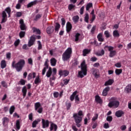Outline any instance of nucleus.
I'll return each mask as SVG.
<instances>
[{"instance_id": "f257e3e1", "label": "nucleus", "mask_w": 131, "mask_h": 131, "mask_svg": "<svg viewBox=\"0 0 131 131\" xmlns=\"http://www.w3.org/2000/svg\"><path fill=\"white\" fill-rule=\"evenodd\" d=\"M83 115V114L82 111H79L78 113H74L73 114L75 122L76 123V125H77V127H80V126H81L80 123L82 121V117H81V116Z\"/></svg>"}, {"instance_id": "f03ea898", "label": "nucleus", "mask_w": 131, "mask_h": 131, "mask_svg": "<svg viewBox=\"0 0 131 131\" xmlns=\"http://www.w3.org/2000/svg\"><path fill=\"white\" fill-rule=\"evenodd\" d=\"M15 63L16 61H12V67L13 68H15L16 71H17V72H19V71H21V70H22L23 67H24V66L25 65V60H24V59H20L17 63H16V64Z\"/></svg>"}, {"instance_id": "7ed1b4c3", "label": "nucleus", "mask_w": 131, "mask_h": 131, "mask_svg": "<svg viewBox=\"0 0 131 131\" xmlns=\"http://www.w3.org/2000/svg\"><path fill=\"white\" fill-rule=\"evenodd\" d=\"M86 64H85V61L83 60L81 63V71L78 72V77L82 78L84 76L86 75Z\"/></svg>"}, {"instance_id": "20e7f679", "label": "nucleus", "mask_w": 131, "mask_h": 131, "mask_svg": "<svg viewBox=\"0 0 131 131\" xmlns=\"http://www.w3.org/2000/svg\"><path fill=\"white\" fill-rule=\"evenodd\" d=\"M71 55H72V48H68L62 54V60L64 62L66 61H68V60L71 58Z\"/></svg>"}, {"instance_id": "39448f33", "label": "nucleus", "mask_w": 131, "mask_h": 131, "mask_svg": "<svg viewBox=\"0 0 131 131\" xmlns=\"http://www.w3.org/2000/svg\"><path fill=\"white\" fill-rule=\"evenodd\" d=\"M7 12L9 18L10 17V14H11V8L7 7L5 9V11H3L2 12V20L1 21V23H5L7 21Z\"/></svg>"}, {"instance_id": "423d86ee", "label": "nucleus", "mask_w": 131, "mask_h": 131, "mask_svg": "<svg viewBox=\"0 0 131 131\" xmlns=\"http://www.w3.org/2000/svg\"><path fill=\"white\" fill-rule=\"evenodd\" d=\"M119 106V101L116 100L115 97H112L111 99V101L108 103V106L111 108V107H114V108H117Z\"/></svg>"}, {"instance_id": "0eeeda50", "label": "nucleus", "mask_w": 131, "mask_h": 131, "mask_svg": "<svg viewBox=\"0 0 131 131\" xmlns=\"http://www.w3.org/2000/svg\"><path fill=\"white\" fill-rule=\"evenodd\" d=\"M104 49L105 50H108V51H109L110 52L109 56L111 58H112V57H114V56L116 55V51L114 50V47L112 46H105Z\"/></svg>"}, {"instance_id": "6e6552de", "label": "nucleus", "mask_w": 131, "mask_h": 131, "mask_svg": "<svg viewBox=\"0 0 131 131\" xmlns=\"http://www.w3.org/2000/svg\"><path fill=\"white\" fill-rule=\"evenodd\" d=\"M77 91H75L74 93H73L72 95H71L70 97V100L73 101L75 98L76 103H77V102H79V97H78V95H77Z\"/></svg>"}, {"instance_id": "1a4fd4ad", "label": "nucleus", "mask_w": 131, "mask_h": 131, "mask_svg": "<svg viewBox=\"0 0 131 131\" xmlns=\"http://www.w3.org/2000/svg\"><path fill=\"white\" fill-rule=\"evenodd\" d=\"M34 41H35V37L34 36H32L28 41V47H30L31 46H33Z\"/></svg>"}, {"instance_id": "9d476101", "label": "nucleus", "mask_w": 131, "mask_h": 131, "mask_svg": "<svg viewBox=\"0 0 131 131\" xmlns=\"http://www.w3.org/2000/svg\"><path fill=\"white\" fill-rule=\"evenodd\" d=\"M49 125H50V123L49 122V120H45L43 119H42V128H46V127H49Z\"/></svg>"}, {"instance_id": "9b49d317", "label": "nucleus", "mask_w": 131, "mask_h": 131, "mask_svg": "<svg viewBox=\"0 0 131 131\" xmlns=\"http://www.w3.org/2000/svg\"><path fill=\"white\" fill-rule=\"evenodd\" d=\"M19 24H20V28L21 30H26V26L25 25V24H24V20L23 19H20L19 20Z\"/></svg>"}, {"instance_id": "f8f14e48", "label": "nucleus", "mask_w": 131, "mask_h": 131, "mask_svg": "<svg viewBox=\"0 0 131 131\" xmlns=\"http://www.w3.org/2000/svg\"><path fill=\"white\" fill-rule=\"evenodd\" d=\"M59 75H60V76H67L68 75V74H69V72L66 71V70H61L59 71Z\"/></svg>"}, {"instance_id": "ddd939ff", "label": "nucleus", "mask_w": 131, "mask_h": 131, "mask_svg": "<svg viewBox=\"0 0 131 131\" xmlns=\"http://www.w3.org/2000/svg\"><path fill=\"white\" fill-rule=\"evenodd\" d=\"M124 115V112L121 110H119L115 113V115L117 117H121Z\"/></svg>"}, {"instance_id": "4468645a", "label": "nucleus", "mask_w": 131, "mask_h": 131, "mask_svg": "<svg viewBox=\"0 0 131 131\" xmlns=\"http://www.w3.org/2000/svg\"><path fill=\"white\" fill-rule=\"evenodd\" d=\"M93 74L96 78H98V77H99V70L93 69Z\"/></svg>"}, {"instance_id": "2eb2a0df", "label": "nucleus", "mask_w": 131, "mask_h": 131, "mask_svg": "<svg viewBox=\"0 0 131 131\" xmlns=\"http://www.w3.org/2000/svg\"><path fill=\"white\" fill-rule=\"evenodd\" d=\"M0 65L2 69H5L7 67V62L3 59L1 61Z\"/></svg>"}, {"instance_id": "dca6fc26", "label": "nucleus", "mask_w": 131, "mask_h": 131, "mask_svg": "<svg viewBox=\"0 0 131 131\" xmlns=\"http://www.w3.org/2000/svg\"><path fill=\"white\" fill-rule=\"evenodd\" d=\"M58 126L53 123H51L50 124V130L52 131L54 129V131H57Z\"/></svg>"}, {"instance_id": "f3484780", "label": "nucleus", "mask_w": 131, "mask_h": 131, "mask_svg": "<svg viewBox=\"0 0 131 131\" xmlns=\"http://www.w3.org/2000/svg\"><path fill=\"white\" fill-rule=\"evenodd\" d=\"M40 119H37V120L34 121L32 124V127H36V125L38 124L39 122H40Z\"/></svg>"}, {"instance_id": "a211bd4d", "label": "nucleus", "mask_w": 131, "mask_h": 131, "mask_svg": "<svg viewBox=\"0 0 131 131\" xmlns=\"http://www.w3.org/2000/svg\"><path fill=\"white\" fill-rule=\"evenodd\" d=\"M109 91H110V88L108 86L106 87L102 91V96H106Z\"/></svg>"}, {"instance_id": "6ab92c4d", "label": "nucleus", "mask_w": 131, "mask_h": 131, "mask_svg": "<svg viewBox=\"0 0 131 131\" xmlns=\"http://www.w3.org/2000/svg\"><path fill=\"white\" fill-rule=\"evenodd\" d=\"M67 32H69L72 29V26L70 22H68L66 26Z\"/></svg>"}, {"instance_id": "aec40b11", "label": "nucleus", "mask_w": 131, "mask_h": 131, "mask_svg": "<svg viewBox=\"0 0 131 131\" xmlns=\"http://www.w3.org/2000/svg\"><path fill=\"white\" fill-rule=\"evenodd\" d=\"M54 32V27H49L47 29V32L48 34H51Z\"/></svg>"}, {"instance_id": "412c9836", "label": "nucleus", "mask_w": 131, "mask_h": 131, "mask_svg": "<svg viewBox=\"0 0 131 131\" xmlns=\"http://www.w3.org/2000/svg\"><path fill=\"white\" fill-rule=\"evenodd\" d=\"M114 82V80L113 79H109L108 81L105 82L104 85L107 86V85H111Z\"/></svg>"}, {"instance_id": "4be33fe9", "label": "nucleus", "mask_w": 131, "mask_h": 131, "mask_svg": "<svg viewBox=\"0 0 131 131\" xmlns=\"http://www.w3.org/2000/svg\"><path fill=\"white\" fill-rule=\"evenodd\" d=\"M97 38L99 41H104V38H103V33H100L97 35Z\"/></svg>"}, {"instance_id": "5701e85b", "label": "nucleus", "mask_w": 131, "mask_h": 131, "mask_svg": "<svg viewBox=\"0 0 131 131\" xmlns=\"http://www.w3.org/2000/svg\"><path fill=\"white\" fill-rule=\"evenodd\" d=\"M21 92L24 98L26 96V94H27V89H26L25 86L23 88Z\"/></svg>"}, {"instance_id": "b1692460", "label": "nucleus", "mask_w": 131, "mask_h": 131, "mask_svg": "<svg viewBox=\"0 0 131 131\" xmlns=\"http://www.w3.org/2000/svg\"><path fill=\"white\" fill-rule=\"evenodd\" d=\"M50 63L52 66H56V64L57 63V60L55 58H52L50 60Z\"/></svg>"}, {"instance_id": "393cba45", "label": "nucleus", "mask_w": 131, "mask_h": 131, "mask_svg": "<svg viewBox=\"0 0 131 131\" xmlns=\"http://www.w3.org/2000/svg\"><path fill=\"white\" fill-rule=\"evenodd\" d=\"M41 81V80L39 78V76H37L34 80V83L35 84H38V83H40Z\"/></svg>"}, {"instance_id": "a878e982", "label": "nucleus", "mask_w": 131, "mask_h": 131, "mask_svg": "<svg viewBox=\"0 0 131 131\" xmlns=\"http://www.w3.org/2000/svg\"><path fill=\"white\" fill-rule=\"evenodd\" d=\"M91 52L90 50L89 49H84L83 50V56H85L86 55L90 54Z\"/></svg>"}, {"instance_id": "bb28decb", "label": "nucleus", "mask_w": 131, "mask_h": 131, "mask_svg": "<svg viewBox=\"0 0 131 131\" xmlns=\"http://www.w3.org/2000/svg\"><path fill=\"white\" fill-rule=\"evenodd\" d=\"M14 112H15V106L12 105L10 107L9 109V113L11 115H12V114H13V113H14Z\"/></svg>"}, {"instance_id": "cd10ccee", "label": "nucleus", "mask_w": 131, "mask_h": 131, "mask_svg": "<svg viewBox=\"0 0 131 131\" xmlns=\"http://www.w3.org/2000/svg\"><path fill=\"white\" fill-rule=\"evenodd\" d=\"M125 90L127 93H131V84H129L127 86H126Z\"/></svg>"}, {"instance_id": "c85d7f7f", "label": "nucleus", "mask_w": 131, "mask_h": 131, "mask_svg": "<svg viewBox=\"0 0 131 131\" xmlns=\"http://www.w3.org/2000/svg\"><path fill=\"white\" fill-rule=\"evenodd\" d=\"M36 3H37L36 1L30 2L27 5V8H31V7H32V6L35 5Z\"/></svg>"}, {"instance_id": "c756f323", "label": "nucleus", "mask_w": 131, "mask_h": 131, "mask_svg": "<svg viewBox=\"0 0 131 131\" xmlns=\"http://www.w3.org/2000/svg\"><path fill=\"white\" fill-rule=\"evenodd\" d=\"M95 101H96V102L97 103H99V104H101V103H102V99H101V98H100V96L97 95L95 97Z\"/></svg>"}, {"instance_id": "7c9ffc66", "label": "nucleus", "mask_w": 131, "mask_h": 131, "mask_svg": "<svg viewBox=\"0 0 131 131\" xmlns=\"http://www.w3.org/2000/svg\"><path fill=\"white\" fill-rule=\"evenodd\" d=\"M105 54V51L104 50H101L100 51H99L96 53V55L97 56H103Z\"/></svg>"}, {"instance_id": "2f4dec72", "label": "nucleus", "mask_w": 131, "mask_h": 131, "mask_svg": "<svg viewBox=\"0 0 131 131\" xmlns=\"http://www.w3.org/2000/svg\"><path fill=\"white\" fill-rule=\"evenodd\" d=\"M79 37H80V34L77 33L75 35V40L76 41H78L79 40Z\"/></svg>"}, {"instance_id": "473e14b6", "label": "nucleus", "mask_w": 131, "mask_h": 131, "mask_svg": "<svg viewBox=\"0 0 131 131\" xmlns=\"http://www.w3.org/2000/svg\"><path fill=\"white\" fill-rule=\"evenodd\" d=\"M40 107V103L39 102H36L35 103V110L36 111H37L38 109Z\"/></svg>"}, {"instance_id": "72a5a7b5", "label": "nucleus", "mask_w": 131, "mask_h": 131, "mask_svg": "<svg viewBox=\"0 0 131 131\" xmlns=\"http://www.w3.org/2000/svg\"><path fill=\"white\" fill-rule=\"evenodd\" d=\"M33 32L35 33L36 32V34H40V30L39 29H37L35 28H33Z\"/></svg>"}, {"instance_id": "f704fd0d", "label": "nucleus", "mask_w": 131, "mask_h": 131, "mask_svg": "<svg viewBox=\"0 0 131 131\" xmlns=\"http://www.w3.org/2000/svg\"><path fill=\"white\" fill-rule=\"evenodd\" d=\"M33 32L35 33L36 32V34H40V30L39 29H37L35 28H33Z\"/></svg>"}, {"instance_id": "c9c22d12", "label": "nucleus", "mask_w": 131, "mask_h": 131, "mask_svg": "<svg viewBox=\"0 0 131 131\" xmlns=\"http://www.w3.org/2000/svg\"><path fill=\"white\" fill-rule=\"evenodd\" d=\"M33 32L35 33L36 32V34H40V30L39 29H37L35 28H33Z\"/></svg>"}, {"instance_id": "e433bc0d", "label": "nucleus", "mask_w": 131, "mask_h": 131, "mask_svg": "<svg viewBox=\"0 0 131 131\" xmlns=\"http://www.w3.org/2000/svg\"><path fill=\"white\" fill-rule=\"evenodd\" d=\"M113 34L114 37H119V33L117 30L114 31Z\"/></svg>"}, {"instance_id": "4c0bfd02", "label": "nucleus", "mask_w": 131, "mask_h": 131, "mask_svg": "<svg viewBox=\"0 0 131 131\" xmlns=\"http://www.w3.org/2000/svg\"><path fill=\"white\" fill-rule=\"evenodd\" d=\"M78 20H79V16H78V15H76L73 17V20L75 23L78 22Z\"/></svg>"}, {"instance_id": "58836bf2", "label": "nucleus", "mask_w": 131, "mask_h": 131, "mask_svg": "<svg viewBox=\"0 0 131 131\" xmlns=\"http://www.w3.org/2000/svg\"><path fill=\"white\" fill-rule=\"evenodd\" d=\"M66 106L67 108V110H69V109H70V107H71V103L68 101H66Z\"/></svg>"}, {"instance_id": "ea45409f", "label": "nucleus", "mask_w": 131, "mask_h": 131, "mask_svg": "<svg viewBox=\"0 0 131 131\" xmlns=\"http://www.w3.org/2000/svg\"><path fill=\"white\" fill-rule=\"evenodd\" d=\"M16 127L17 130H19V129H20V121H19V120L16 121Z\"/></svg>"}, {"instance_id": "a19ab883", "label": "nucleus", "mask_w": 131, "mask_h": 131, "mask_svg": "<svg viewBox=\"0 0 131 131\" xmlns=\"http://www.w3.org/2000/svg\"><path fill=\"white\" fill-rule=\"evenodd\" d=\"M92 7H93V3L88 4L86 7V10L89 11V10H90Z\"/></svg>"}, {"instance_id": "79ce46f5", "label": "nucleus", "mask_w": 131, "mask_h": 131, "mask_svg": "<svg viewBox=\"0 0 131 131\" xmlns=\"http://www.w3.org/2000/svg\"><path fill=\"white\" fill-rule=\"evenodd\" d=\"M1 84L3 88H6V89L8 88V84L5 81H2L1 82Z\"/></svg>"}, {"instance_id": "37998d69", "label": "nucleus", "mask_w": 131, "mask_h": 131, "mask_svg": "<svg viewBox=\"0 0 131 131\" xmlns=\"http://www.w3.org/2000/svg\"><path fill=\"white\" fill-rule=\"evenodd\" d=\"M122 72V70L121 69H116L115 70V73L117 75H119Z\"/></svg>"}, {"instance_id": "c03bdc74", "label": "nucleus", "mask_w": 131, "mask_h": 131, "mask_svg": "<svg viewBox=\"0 0 131 131\" xmlns=\"http://www.w3.org/2000/svg\"><path fill=\"white\" fill-rule=\"evenodd\" d=\"M89 13H86L85 14V16L84 17V21L85 22H86V23H89Z\"/></svg>"}, {"instance_id": "a18cd8bd", "label": "nucleus", "mask_w": 131, "mask_h": 131, "mask_svg": "<svg viewBox=\"0 0 131 131\" xmlns=\"http://www.w3.org/2000/svg\"><path fill=\"white\" fill-rule=\"evenodd\" d=\"M52 75V70L49 69L46 73V76L48 77H50Z\"/></svg>"}, {"instance_id": "49530a36", "label": "nucleus", "mask_w": 131, "mask_h": 131, "mask_svg": "<svg viewBox=\"0 0 131 131\" xmlns=\"http://www.w3.org/2000/svg\"><path fill=\"white\" fill-rule=\"evenodd\" d=\"M26 82V81L23 79H21L19 81V84H21V85H25V83Z\"/></svg>"}, {"instance_id": "de8ad7c7", "label": "nucleus", "mask_w": 131, "mask_h": 131, "mask_svg": "<svg viewBox=\"0 0 131 131\" xmlns=\"http://www.w3.org/2000/svg\"><path fill=\"white\" fill-rule=\"evenodd\" d=\"M68 8H69V11H71V10H73V9H74V8H75V5L73 4H70L69 5Z\"/></svg>"}, {"instance_id": "09e8293b", "label": "nucleus", "mask_w": 131, "mask_h": 131, "mask_svg": "<svg viewBox=\"0 0 131 131\" xmlns=\"http://www.w3.org/2000/svg\"><path fill=\"white\" fill-rule=\"evenodd\" d=\"M37 43L38 45V50H41L42 48V46L41 45V42H40V41L39 40L37 41Z\"/></svg>"}, {"instance_id": "8fccbe9b", "label": "nucleus", "mask_w": 131, "mask_h": 131, "mask_svg": "<svg viewBox=\"0 0 131 131\" xmlns=\"http://www.w3.org/2000/svg\"><path fill=\"white\" fill-rule=\"evenodd\" d=\"M78 65V61L76 59L73 61V66H77Z\"/></svg>"}, {"instance_id": "3c124183", "label": "nucleus", "mask_w": 131, "mask_h": 131, "mask_svg": "<svg viewBox=\"0 0 131 131\" xmlns=\"http://www.w3.org/2000/svg\"><path fill=\"white\" fill-rule=\"evenodd\" d=\"M60 27V24H59L58 23H56L55 26V31H58Z\"/></svg>"}, {"instance_id": "603ef678", "label": "nucleus", "mask_w": 131, "mask_h": 131, "mask_svg": "<svg viewBox=\"0 0 131 131\" xmlns=\"http://www.w3.org/2000/svg\"><path fill=\"white\" fill-rule=\"evenodd\" d=\"M16 17L19 18L22 16V12H17L15 14Z\"/></svg>"}, {"instance_id": "864d4df0", "label": "nucleus", "mask_w": 131, "mask_h": 131, "mask_svg": "<svg viewBox=\"0 0 131 131\" xmlns=\"http://www.w3.org/2000/svg\"><path fill=\"white\" fill-rule=\"evenodd\" d=\"M104 35H105V37H106L107 38L110 37V34L109 33V32L108 31H105L104 32Z\"/></svg>"}, {"instance_id": "5fc2aeb1", "label": "nucleus", "mask_w": 131, "mask_h": 131, "mask_svg": "<svg viewBox=\"0 0 131 131\" xmlns=\"http://www.w3.org/2000/svg\"><path fill=\"white\" fill-rule=\"evenodd\" d=\"M25 35V32L21 31L19 33V36L20 38H22V37H24V36Z\"/></svg>"}, {"instance_id": "6e6d98bb", "label": "nucleus", "mask_w": 131, "mask_h": 131, "mask_svg": "<svg viewBox=\"0 0 131 131\" xmlns=\"http://www.w3.org/2000/svg\"><path fill=\"white\" fill-rule=\"evenodd\" d=\"M28 62L30 65H33V61L32 60V58H29L28 59Z\"/></svg>"}, {"instance_id": "4d7b16f0", "label": "nucleus", "mask_w": 131, "mask_h": 131, "mask_svg": "<svg viewBox=\"0 0 131 131\" xmlns=\"http://www.w3.org/2000/svg\"><path fill=\"white\" fill-rule=\"evenodd\" d=\"M6 58L8 60H10L11 59V53L10 52L6 53Z\"/></svg>"}, {"instance_id": "13d9d810", "label": "nucleus", "mask_w": 131, "mask_h": 131, "mask_svg": "<svg viewBox=\"0 0 131 131\" xmlns=\"http://www.w3.org/2000/svg\"><path fill=\"white\" fill-rule=\"evenodd\" d=\"M15 8L17 10H20V9H21V4L18 3V4H17L16 5Z\"/></svg>"}, {"instance_id": "bf43d9fd", "label": "nucleus", "mask_w": 131, "mask_h": 131, "mask_svg": "<svg viewBox=\"0 0 131 131\" xmlns=\"http://www.w3.org/2000/svg\"><path fill=\"white\" fill-rule=\"evenodd\" d=\"M84 10V6H82L80 10V15H82L83 14V11Z\"/></svg>"}, {"instance_id": "052dcab7", "label": "nucleus", "mask_w": 131, "mask_h": 131, "mask_svg": "<svg viewBox=\"0 0 131 131\" xmlns=\"http://www.w3.org/2000/svg\"><path fill=\"white\" fill-rule=\"evenodd\" d=\"M20 43V40L17 39L14 42V46L17 47Z\"/></svg>"}, {"instance_id": "680f3d73", "label": "nucleus", "mask_w": 131, "mask_h": 131, "mask_svg": "<svg viewBox=\"0 0 131 131\" xmlns=\"http://www.w3.org/2000/svg\"><path fill=\"white\" fill-rule=\"evenodd\" d=\"M53 96L54 97V98H58L59 97V93L58 92H54L53 93Z\"/></svg>"}, {"instance_id": "e2e57ef3", "label": "nucleus", "mask_w": 131, "mask_h": 131, "mask_svg": "<svg viewBox=\"0 0 131 131\" xmlns=\"http://www.w3.org/2000/svg\"><path fill=\"white\" fill-rule=\"evenodd\" d=\"M6 122H9V118L7 117L3 118V123H6Z\"/></svg>"}, {"instance_id": "0e129e2a", "label": "nucleus", "mask_w": 131, "mask_h": 131, "mask_svg": "<svg viewBox=\"0 0 131 131\" xmlns=\"http://www.w3.org/2000/svg\"><path fill=\"white\" fill-rule=\"evenodd\" d=\"M98 115L96 114L94 117L92 118V121H95V120H97L98 119Z\"/></svg>"}, {"instance_id": "69168bd1", "label": "nucleus", "mask_w": 131, "mask_h": 131, "mask_svg": "<svg viewBox=\"0 0 131 131\" xmlns=\"http://www.w3.org/2000/svg\"><path fill=\"white\" fill-rule=\"evenodd\" d=\"M113 118H112V116H108L107 118H106V120L107 121H110V122H111V121L112 120Z\"/></svg>"}, {"instance_id": "338daca9", "label": "nucleus", "mask_w": 131, "mask_h": 131, "mask_svg": "<svg viewBox=\"0 0 131 131\" xmlns=\"http://www.w3.org/2000/svg\"><path fill=\"white\" fill-rule=\"evenodd\" d=\"M41 16H42V15L41 14H37L36 16V20H38V19H40V18H41Z\"/></svg>"}, {"instance_id": "774afa93", "label": "nucleus", "mask_w": 131, "mask_h": 131, "mask_svg": "<svg viewBox=\"0 0 131 131\" xmlns=\"http://www.w3.org/2000/svg\"><path fill=\"white\" fill-rule=\"evenodd\" d=\"M95 30H96V26H94L91 29V33H94V32H95Z\"/></svg>"}]
</instances>
